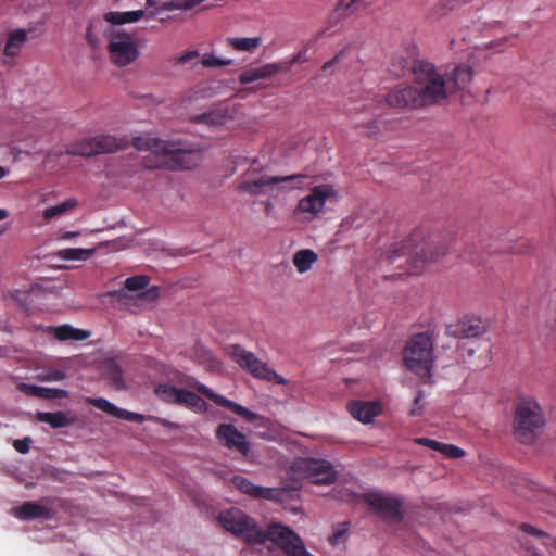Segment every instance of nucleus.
Returning a JSON list of instances; mask_svg holds the SVG:
<instances>
[{"label":"nucleus","instance_id":"1","mask_svg":"<svg viewBox=\"0 0 556 556\" xmlns=\"http://www.w3.org/2000/svg\"><path fill=\"white\" fill-rule=\"evenodd\" d=\"M132 146L138 150L148 151L150 153L148 157L154 159L151 162L149 159L146 161V164L149 167H189L185 161L195 156L193 153L182 150L179 143L159 139L151 134H143L134 137Z\"/></svg>","mask_w":556,"mask_h":556},{"label":"nucleus","instance_id":"2","mask_svg":"<svg viewBox=\"0 0 556 556\" xmlns=\"http://www.w3.org/2000/svg\"><path fill=\"white\" fill-rule=\"evenodd\" d=\"M454 245V236L422 237L415 235L408 253V273L412 275L421 273L427 264L437 262L452 252Z\"/></svg>","mask_w":556,"mask_h":556},{"label":"nucleus","instance_id":"3","mask_svg":"<svg viewBox=\"0 0 556 556\" xmlns=\"http://www.w3.org/2000/svg\"><path fill=\"white\" fill-rule=\"evenodd\" d=\"M545 425L543 410L534 397L522 396L518 400L514 416L516 437L525 443H531L542 432Z\"/></svg>","mask_w":556,"mask_h":556},{"label":"nucleus","instance_id":"4","mask_svg":"<svg viewBox=\"0 0 556 556\" xmlns=\"http://www.w3.org/2000/svg\"><path fill=\"white\" fill-rule=\"evenodd\" d=\"M415 90L419 106L437 103L446 98L448 89L442 75L430 63H420L415 71Z\"/></svg>","mask_w":556,"mask_h":556},{"label":"nucleus","instance_id":"5","mask_svg":"<svg viewBox=\"0 0 556 556\" xmlns=\"http://www.w3.org/2000/svg\"><path fill=\"white\" fill-rule=\"evenodd\" d=\"M403 359L408 370L422 379H429L434 364L433 343L430 337L427 333L414 336L404 349Z\"/></svg>","mask_w":556,"mask_h":556},{"label":"nucleus","instance_id":"6","mask_svg":"<svg viewBox=\"0 0 556 556\" xmlns=\"http://www.w3.org/2000/svg\"><path fill=\"white\" fill-rule=\"evenodd\" d=\"M339 198L340 192L336 185L331 182L315 185L298 201L294 214L302 220H314L324 213L327 203H336Z\"/></svg>","mask_w":556,"mask_h":556},{"label":"nucleus","instance_id":"7","mask_svg":"<svg viewBox=\"0 0 556 556\" xmlns=\"http://www.w3.org/2000/svg\"><path fill=\"white\" fill-rule=\"evenodd\" d=\"M220 527L249 544H264V531L257 523L238 508L222 510L217 516Z\"/></svg>","mask_w":556,"mask_h":556},{"label":"nucleus","instance_id":"8","mask_svg":"<svg viewBox=\"0 0 556 556\" xmlns=\"http://www.w3.org/2000/svg\"><path fill=\"white\" fill-rule=\"evenodd\" d=\"M290 477L294 482L292 488L306 479L314 484H331L337 479L333 466L325 459L299 458L290 467Z\"/></svg>","mask_w":556,"mask_h":556},{"label":"nucleus","instance_id":"9","mask_svg":"<svg viewBox=\"0 0 556 556\" xmlns=\"http://www.w3.org/2000/svg\"><path fill=\"white\" fill-rule=\"evenodd\" d=\"M228 354L242 369L247 370L254 378L275 384L287 383V380L282 376L269 367L268 364L257 358L252 352L239 345H231L228 348Z\"/></svg>","mask_w":556,"mask_h":556},{"label":"nucleus","instance_id":"10","mask_svg":"<svg viewBox=\"0 0 556 556\" xmlns=\"http://www.w3.org/2000/svg\"><path fill=\"white\" fill-rule=\"evenodd\" d=\"M264 534L265 542L271 541L289 556H303L307 552L301 538L280 523H271Z\"/></svg>","mask_w":556,"mask_h":556},{"label":"nucleus","instance_id":"11","mask_svg":"<svg viewBox=\"0 0 556 556\" xmlns=\"http://www.w3.org/2000/svg\"><path fill=\"white\" fill-rule=\"evenodd\" d=\"M109 51L112 61L118 66H126L138 56V48L134 37L127 33H115L111 36Z\"/></svg>","mask_w":556,"mask_h":556},{"label":"nucleus","instance_id":"12","mask_svg":"<svg viewBox=\"0 0 556 556\" xmlns=\"http://www.w3.org/2000/svg\"><path fill=\"white\" fill-rule=\"evenodd\" d=\"M215 438L219 445L248 456L250 453V443L244 433L240 432L231 424H220L215 430Z\"/></svg>","mask_w":556,"mask_h":556},{"label":"nucleus","instance_id":"13","mask_svg":"<svg viewBox=\"0 0 556 556\" xmlns=\"http://www.w3.org/2000/svg\"><path fill=\"white\" fill-rule=\"evenodd\" d=\"M366 503L381 517L391 520H400L401 503L397 498L383 493L372 492L366 495Z\"/></svg>","mask_w":556,"mask_h":556},{"label":"nucleus","instance_id":"14","mask_svg":"<svg viewBox=\"0 0 556 556\" xmlns=\"http://www.w3.org/2000/svg\"><path fill=\"white\" fill-rule=\"evenodd\" d=\"M307 176L304 174L288 175V176H274L270 175L266 188L265 195L271 198H279L281 194L289 192L293 189H300L306 185Z\"/></svg>","mask_w":556,"mask_h":556},{"label":"nucleus","instance_id":"15","mask_svg":"<svg viewBox=\"0 0 556 556\" xmlns=\"http://www.w3.org/2000/svg\"><path fill=\"white\" fill-rule=\"evenodd\" d=\"M269 176L255 170L248 172L241 177L237 188L250 195H265Z\"/></svg>","mask_w":556,"mask_h":556},{"label":"nucleus","instance_id":"16","mask_svg":"<svg viewBox=\"0 0 556 556\" xmlns=\"http://www.w3.org/2000/svg\"><path fill=\"white\" fill-rule=\"evenodd\" d=\"M350 414L363 424H369L382 413L381 403L378 401H353L348 406Z\"/></svg>","mask_w":556,"mask_h":556},{"label":"nucleus","instance_id":"17","mask_svg":"<svg viewBox=\"0 0 556 556\" xmlns=\"http://www.w3.org/2000/svg\"><path fill=\"white\" fill-rule=\"evenodd\" d=\"M87 402L91 403L98 409L119 419L134 422H143L146 420L143 415L119 408L103 397H88Z\"/></svg>","mask_w":556,"mask_h":556},{"label":"nucleus","instance_id":"18","mask_svg":"<svg viewBox=\"0 0 556 556\" xmlns=\"http://www.w3.org/2000/svg\"><path fill=\"white\" fill-rule=\"evenodd\" d=\"M198 391L207 396L208 399L213 400L216 404L228 407L235 414L241 416L248 421H254L257 418V415L255 413L249 410L248 408L238 403L227 400L223 395L216 394L204 384H199Z\"/></svg>","mask_w":556,"mask_h":556},{"label":"nucleus","instance_id":"19","mask_svg":"<svg viewBox=\"0 0 556 556\" xmlns=\"http://www.w3.org/2000/svg\"><path fill=\"white\" fill-rule=\"evenodd\" d=\"M42 337H54L60 341L74 340L81 341L89 338L90 332L81 329L74 328L70 325H62L58 327H37Z\"/></svg>","mask_w":556,"mask_h":556},{"label":"nucleus","instance_id":"20","mask_svg":"<svg viewBox=\"0 0 556 556\" xmlns=\"http://www.w3.org/2000/svg\"><path fill=\"white\" fill-rule=\"evenodd\" d=\"M283 70V65L279 63H268L255 67H250L241 73L239 80L242 84H250L261 79L273 77Z\"/></svg>","mask_w":556,"mask_h":556},{"label":"nucleus","instance_id":"21","mask_svg":"<svg viewBox=\"0 0 556 556\" xmlns=\"http://www.w3.org/2000/svg\"><path fill=\"white\" fill-rule=\"evenodd\" d=\"M488 331L486 325L477 317H465L455 326L453 333L459 338H477Z\"/></svg>","mask_w":556,"mask_h":556},{"label":"nucleus","instance_id":"22","mask_svg":"<svg viewBox=\"0 0 556 556\" xmlns=\"http://www.w3.org/2000/svg\"><path fill=\"white\" fill-rule=\"evenodd\" d=\"M387 102L396 108L415 105L417 103V90L414 86H399L392 89L386 97Z\"/></svg>","mask_w":556,"mask_h":556},{"label":"nucleus","instance_id":"23","mask_svg":"<svg viewBox=\"0 0 556 556\" xmlns=\"http://www.w3.org/2000/svg\"><path fill=\"white\" fill-rule=\"evenodd\" d=\"M472 80V68L469 65H458L450 74L446 86L448 91L465 89Z\"/></svg>","mask_w":556,"mask_h":556},{"label":"nucleus","instance_id":"24","mask_svg":"<svg viewBox=\"0 0 556 556\" xmlns=\"http://www.w3.org/2000/svg\"><path fill=\"white\" fill-rule=\"evenodd\" d=\"M232 483L235 486L244 494H248L253 497L260 498H273L274 497V489L263 488L253 484L247 478L242 476H235L232 478Z\"/></svg>","mask_w":556,"mask_h":556},{"label":"nucleus","instance_id":"25","mask_svg":"<svg viewBox=\"0 0 556 556\" xmlns=\"http://www.w3.org/2000/svg\"><path fill=\"white\" fill-rule=\"evenodd\" d=\"M97 154L113 153L125 149L127 140L113 135H98L93 137Z\"/></svg>","mask_w":556,"mask_h":556},{"label":"nucleus","instance_id":"26","mask_svg":"<svg viewBox=\"0 0 556 556\" xmlns=\"http://www.w3.org/2000/svg\"><path fill=\"white\" fill-rule=\"evenodd\" d=\"M144 17H149V12L146 10H134V11H110L104 14V20L113 25H124L136 23Z\"/></svg>","mask_w":556,"mask_h":556},{"label":"nucleus","instance_id":"27","mask_svg":"<svg viewBox=\"0 0 556 556\" xmlns=\"http://www.w3.org/2000/svg\"><path fill=\"white\" fill-rule=\"evenodd\" d=\"M318 258L314 250L301 249L293 254L292 263L299 274H305L313 268Z\"/></svg>","mask_w":556,"mask_h":556},{"label":"nucleus","instance_id":"28","mask_svg":"<svg viewBox=\"0 0 556 556\" xmlns=\"http://www.w3.org/2000/svg\"><path fill=\"white\" fill-rule=\"evenodd\" d=\"M37 420L46 422L52 428H64L74 424L75 417L62 412L37 413Z\"/></svg>","mask_w":556,"mask_h":556},{"label":"nucleus","instance_id":"29","mask_svg":"<svg viewBox=\"0 0 556 556\" xmlns=\"http://www.w3.org/2000/svg\"><path fill=\"white\" fill-rule=\"evenodd\" d=\"M66 152L72 155H78V156H85V157L97 155L93 137L84 138L81 140L72 142L67 147Z\"/></svg>","mask_w":556,"mask_h":556},{"label":"nucleus","instance_id":"30","mask_svg":"<svg viewBox=\"0 0 556 556\" xmlns=\"http://www.w3.org/2000/svg\"><path fill=\"white\" fill-rule=\"evenodd\" d=\"M27 38L24 29H14L9 33L8 41L4 47V53L14 56L20 53Z\"/></svg>","mask_w":556,"mask_h":556},{"label":"nucleus","instance_id":"31","mask_svg":"<svg viewBox=\"0 0 556 556\" xmlns=\"http://www.w3.org/2000/svg\"><path fill=\"white\" fill-rule=\"evenodd\" d=\"M263 39L261 36L254 37H231L228 39V43L237 51L241 52H254L262 45Z\"/></svg>","mask_w":556,"mask_h":556},{"label":"nucleus","instance_id":"32","mask_svg":"<svg viewBox=\"0 0 556 556\" xmlns=\"http://www.w3.org/2000/svg\"><path fill=\"white\" fill-rule=\"evenodd\" d=\"M176 404H182L195 412L202 413L207 409L206 403L191 391L180 388Z\"/></svg>","mask_w":556,"mask_h":556},{"label":"nucleus","instance_id":"33","mask_svg":"<svg viewBox=\"0 0 556 556\" xmlns=\"http://www.w3.org/2000/svg\"><path fill=\"white\" fill-rule=\"evenodd\" d=\"M77 206V201L75 199H67L64 202L46 208L42 213V218L46 222H51L54 218H60L66 215L68 212L73 211Z\"/></svg>","mask_w":556,"mask_h":556},{"label":"nucleus","instance_id":"34","mask_svg":"<svg viewBox=\"0 0 556 556\" xmlns=\"http://www.w3.org/2000/svg\"><path fill=\"white\" fill-rule=\"evenodd\" d=\"M164 375L168 380V383L174 386H182L189 387L198 390V386L201 384L197 382L193 378L188 377L187 375L174 369L172 367H164Z\"/></svg>","mask_w":556,"mask_h":556},{"label":"nucleus","instance_id":"35","mask_svg":"<svg viewBox=\"0 0 556 556\" xmlns=\"http://www.w3.org/2000/svg\"><path fill=\"white\" fill-rule=\"evenodd\" d=\"M96 253V249L67 248L56 252V256L64 261H87Z\"/></svg>","mask_w":556,"mask_h":556},{"label":"nucleus","instance_id":"36","mask_svg":"<svg viewBox=\"0 0 556 556\" xmlns=\"http://www.w3.org/2000/svg\"><path fill=\"white\" fill-rule=\"evenodd\" d=\"M66 378V371L64 368L51 366V367H37V380L55 382Z\"/></svg>","mask_w":556,"mask_h":556},{"label":"nucleus","instance_id":"37","mask_svg":"<svg viewBox=\"0 0 556 556\" xmlns=\"http://www.w3.org/2000/svg\"><path fill=\"white\" fill-rule=\"evenodd\" d=\"M182 386H174L170 383H160L155 387V394L163 401L168 403H175L177 401L180 388Z\"/></svg>","mask_w":556,"mask_h":556},{"label":"nucleus","instance_id":"38","mask_svg":"<svg viewBox=\"0 0 556 556\" xmlns=\"http://www.w3.org/2000/svg\"><path fill=\"white\" fill-rule=\"evenodd\" d=\"M103 375L106 379H109L113 386L118 389L125 387L122 371L119 367L114 362H108L103 367Z\"/></svg>","mask_w":556,"mask_h":556},{"label":"nucleus","instance_id":"39","mask_svg":"<svg viewBox=\"0 0 556 556\" xmlns=\"http://www.w3.org/2000/svg\"><path fill=\"white\" fill-rule=\"evenodd\" d=\"M177 0H147V8H152L153 11L149 12V17L152 18L162 12L178 11V8H172Z\"/></svg>","mask_w":556,"mask_h":556},{"label":"nucleus","instance_id":"40","mask_svg":"<svg viewBox=\"0 0 556 556\" xmlns=\"http://www.w3.org/2000/svg\"><path fill=\"white\" fill-rule=\"evenodd\" d=\"M230 118H231V115H229L226 111L217 110V111H213L211 113L202 115L200 119L202 122H204L205 124H208L212 126H217V125L225 124Z\"/></svg>","mask_w":556,"mask_h":556},{"label":"nucleus","instance_id":"41","mask_svg":"<svg viewBox=\"0 0 556 556\" xmlns=\"http://www.w3.org/2000/svg\"><path fill=\"white\" fill-rule=\"evenodd\" d=\"M68 392L62 389H55V388H45V387H38L37 386V397L42 399H61V397H67Z\"/></svg>","mask_w":556,"mask_h":556},{"label":"nucleus","instance_id":"42","mask_svg":"<svg viewBox=\"0 0 556 556\" xmlns=\"http://www.w3.org/2000/svg\"><path fill=\"white\" fill-rule=\"evenodd\" d=\"M149 283L147 276H135L125 280V287L127 290L137 292L141 291Z\"/></svg>","mask_w":556,"mask_h":556},{"label":"nucleus","instance_id":"43","mask_svg":"<svg viewBox=\"0 0 556 556\" xmlns=\"http://www.w3.org/2000/svg\"><path fill=\"white\" fill-rule=\"evenodd\" d=\"M439 453H441L444 457L452 459L462 458L466 454L465 451L460 447L446 443L441 444Z\"/></svg>","mask_w":556,"mask_h":556},{"label":"nucleus","instance_id":"44","mask_svg":"<svg viewBox=\"0 0 556 556\" xmlns=\"http://www.w3.org/2000/svg\"><path fill=\"white\" fill-rule=\"evenodd\" d=\"M13 515L21 520L30 519L35 516V505L31 503H25L22 506L14 508Z\"/></svg>","mask_w":556,"mask_h":556},{"label":"nucleus","instance_id":"45","mask_svg":"<svg viewBox=\"0 0 556 556\" xmlns=\"http://www.w3.org/2000/svg\"><path fill=\"white\" fill-rule=\"evenodd\" d=\"M201 63L206 67H219L231 63L230 60H223L214 54L206 53L202 55Z\"/></svg>","mask_w":556,"mask_h":556},{"label":"nucleus","instance_id":"46","mask_svg":"<svg viewBox=\"0 0 556 556\" xmlns=\"http://www.w3.org/2000/svg\"><path fill=\"white\" fill-rule=\"evenodd\" d=\"M12 298L18 305L26 307L31 303L33 293L30 290L23 291L17 289L12 292Z\"/></svg>","mask_w":556,"mask_h":556},{"label":"nucleus","instance_id":"47","mask_svg":"<svg viewBox=\"0 0 556 556\" xmlns=\"http://www.w3.org/2000/svg\"><path fill=\"white\" fill-rule=\"evenodd\" d=\"M425 409H426L425 395L422 392H419L414 400V404L410 408L409 415L413 417L420 416L424 414Z\"/></svg>","mask_w":556,"mask_h":556},{"label":"nucleus","instance_id":"48","mask_svg":"<svg viewBox=\"0 0 556 556\" xmlns=\"http://www.w3.org/2000/svg\"><path fill=\"white\" fill-rule=\"evenodd\" d=\"M522 529L526 531V532H529L531 533L532 535L536 536L538 539L542 540V543L549 546V545H555L556 546V540H551L549 536L545 533H543L542 531H539L536 529H534L533 527L529 526V525H525L522 527Z\"/></svg>","mask_w":556,"mask_h":556},{"label":"nucleus","instance_id":"49","mask_svg":"<svg viewBox=\"0 0 556 556\" xmlns=\"http://www.w3.org/2000/svg\"><path fill=\"white\" fill-rule=\"evenodd\" d=\"M307 60L308 58L306 50H300L291 58L287 65L282 64V71H289L294 64L305 63Z\"/></svg>","mask_w":556,"mask_h":556},{"label":"nucleus","instance_id":"50","mask_svg":"<svg viewBox=\"0 0 556 556\" xmlns=\"http://www.w3.org/2000/svg\"><path fill=\"white\" fill-rule=\"evenodd\" d=\"M348 529L342 526L334 530L333 535L330 538V541L333 545H339L343 543L346 539Z\"/></svg>","mask_w":556,"mask_h":556},{"label":"nucleus","instance_id":"51","mask_svg":"<svg viewBox=\"0 0 556 556\" xmlns=\"http://www.w3.org/2000/svg\"><path fill=\"white\" fill-rule=\"evenodd\" d=\"M415 442L419 445L427 446L437 452L440 451V446L442 444V442H439V441H435L432 439H428V438H418L415 440Z\"/></svg>","mask_w":556,"mask_h":556},{"label":"nucleus","instance_id":"52","mask_svg":"<svg viewBox=\"0 0 556 556\" xmlns=\"http://www.w3.org/2000/svg\"><path fill=\"white\" fill-rule=\"evenodd\" d=\"M30 438H25L24 440H15L13 446L20 453H27L30 450Z\"/></svg>","mask_w":556,"mask_h":556},{"label":"nucleus","instance_id":"53","mask_svg":"<svg viewBox=\"0 0 556 556\" xmlns=\"http://www.w3.org/2000/svg\"><path fill=\"white\" fill-rule=\"evenodd\" d=\"M198 55L199 54L197 51H186L178 58V62L186 64V63L193 61L195 58H198Z\"/></svg>","mask_w":556,"mask_h":556},{"label":"nucleus","instance_id":"54","mask_svg":"<svg viewBox=\"0 0 556 556\" xmlns=\"http://www.w3.org/2000/svg\"><path fill=\"white\" fill-rule=\"evenodd\" d=\"M36 514H37V519H39V518L48 519L51 517V511L47 508H43L42 506H39V505H37Z\"/></svg>","mask_w":556,"mask_h":556},{"label":"nucleus","instance_id":"55","mask_svg":"<svg viewBox=\"0 0 556 556\" xmlns=\"http://www.w3.org/2000/svg\"><path fill=\"white\" fill-rule=\"evenodd\" d=\"M263 205H264L265 214L266 215H271L273 212H274V204H273V202L270 200H266V201H264Z\"/></svg>","mask_w":556,"mask_h":556},{"label":"nucleus","instance_id":"56","mask_svg":"<svg viewBox=\"0 0 556 556\" xmlns=\"http://www.w3.org/2000/svg\"><path fill=\"white\" fill-rule=\"evenodd\" d=\"M87 40L89 41V43H90L93 48H97V47H98V39H97V37L91 33V30H88V31H87Z\"/></svg>","mask_w":556,"mask_h":556},{"label":"nucleus","instance_id":"57","mask_svg":"<svg viewBox=\"0 0 556 556\" xmlns=\"http://www.w3.org/2000/svg\"><path fill=\"white\" fill-rule=\"evenodd\" d=\"M77 236H79V232H77V231H67V232L63 233L62 236H60L59 240H68L74 237H77Z\"/></svg>","mask_w":556,"mask_h":556},{"label":"nucleus","instance_id":"58","mask_svg":"<svg viewBox=\"0 0 556 556\" xmlns=\"http://www.w3.org/2000/svg\"><path fill=\"white\" fill-rule=\"evenodd\" d=\"M211 361V354L207 351H203V355L199 358L200 363Z\"/></svg>","mask_w":556,"mask_h":556},{"label":"nucleus","instance_id":"59","mask_svg":"<svg viewBox=\"0 0 556 556\" xmlns=\"http://www.w3.org/2000/svg\"><path fill=\"white\" fill-rule=\"evenodd\" d=\"M9 216V211L5 208H0V222L4 220Z\"/></svg>","mask_w":556,"mask_h":556},{"label":"nucleus","instance_id":"60","mask_svg":"<svg viewBox=\"0 0 556 556\" xmlns=\"http://www.w3.org/2000/svg\"><path fill=\"white\" fill-rule=\"evenodd\" d=\"M9 174V170L4 166H0V180L7 177Z\"/></svg>","mask_w":556,"mask_h":556},{"label":"nucleus","instance_id":"61","mask_svg":"<svg viewBox=\"0 0 556 556\" xmlns=\"http://www.w3.org/2000/svg\"><path fill=\"white\" fill-rule=\"evenodd\" d=\"M21 390H27L29 391V393H34L35 392V388L33 386H26V384H22L21 387Z\"/></svg>","mask_w":556,"mask_h":556},{"label":"nucleus","instance_id":"62","mask_svg":"<svg viewBox=\"0 0 556 556\" xmlns=\"http://www.w3.org/2000/svg\"><path fill=\"white\" fill-rule=\"evenodd\" d=\"M333 63H334V60H333V61H329V62L325 63V64L323 65V70H324V71H327V70H328V68H329Z\"/></svg>","mask_w":556,"mask_h":556},{"label":"nucleus","instance_id":"63","mask_svg":"<svg viewBox=\"0 0 556 556\" xmlns=\"http://www.w3.org/2000/svg\"><path fill=\"white\" fill-rule=\"evenodd\" d=\"M109 294H110V295H115V296L121 298L122 292H121V291H115V292H110Z\"/></svg>","mask_w":556,"mask_h":556},{"label":"nucleus","instance_id":"64","mask_svg":"<svg viewBox=\"0 0 556 556\" xmlns=\"http://www.w3.org/2000/svg\"><path fill=\"white\" fill-rule=\"evenodd\" d=\"M2 232H3V231L0 229V236L2 235Z\"/></svg>","mask_w":556,"mask_h":556}]
</instances>
